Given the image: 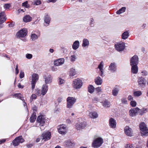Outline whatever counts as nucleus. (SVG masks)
<instances>
[{
    "instance_id": "a211bd4d",
    "label": "nucleus",
    "mask_w": 148,
    "mask_h": 148,
    "mask_svg": "<svg viewBox=\"0 0 148 148\" xmlns=\"http://www.w3.org/2000/svg\"><path fill=\"white\" fill-rule=\"evenodd\" d=\"M103 61H101L100 64H99L98 66V68L99 69L100 73V75L101 77H103L104 76L103 74Z\"/></svg>"
},
{
    "instance_id": "c03bdc74",
    "label": "nucleus",
    "mask_w": 148,
    "mask_h": 148,
    "mask_svg": "<svg viewBox=\"0 0 148 148\" xmlns=\"http://www.w3.org/2000/svg\"><path fill=\"white\" fill-rule=\"evenodd\" d=\"M122 103L124 104H127V101L125 98H122L121 99Z\"/></svg>"
},
{
    "instance_id": "473e14b6",
    "label": "nucleus",
    "mask_w": 148,
    "mask_h": 148,
    "mask_svg": "<svg viewBox=\"0 0 148 148\" xmlns=\"http://www.w3.org/2000/svg\"><path fill=\"white\" fill-rule=\"evenodd\" d=\"M64 144L67 146L70 147L74 146V143L73 141L70 140L66 141L64 142Z\"/></svg>"
},
{
    "instance_id": "6e6d98bb",
    "label": "nucleus",
    "mask_w": 148,
    "mask_h": 148,
    "mask_svg": "<svg viewBox=\"0 0 148 148\" xmlns=\"http://www.w3.org/2000/svg\"><path fill=\"white\" fill-rule=\"evenodd\" d=\"M4 16L5 17V16L4 13V12H1L0 13V17H3Z\"/></svg>"
},
{
    "instance_id": "338daca9",
    "label": "nucleus",
    "mask_w": 148,
    "mask_h": 148,
    "mask_svg": "<svg viewBox=\"0 0 148 148\" xmlns=\"http://www.w3.org/2000/svg\"><path fill=\"white\" fill-rule=\"evenodd\" d=\"M5 139H2L1 140H0V144H1L2 143H3L5 142Z\"/></svg>"
},
{
    "instance_id": "6ab92c4d",
    "label": "nucleus",
    "mask_w": 148,
    "mask_h": 148,
    "mask_svg": "<svg viewBox=\"0 0 148 148\" xmlns=\"http://www.w3.org/2000/svg\"><path fill=\"white\" fill-rule=\"evenodd\" d=\"M138 82L140 86L144 87L146 84L145 79L143 78H140L138 80Z\"/></svg>"
},
{
    "instance_id": "0e129e2a",
    "label": "nucleus",
    "mask_w": 148,
    "mask_h": 148,
    "mask_svg": "<svg viewBox=\"0 0 148 148\" xmlns=\"http://www.w3.org/2000/svg\"><path fill=\"white\" fill-rule=\"evenodd\" d=\"M37 107L36 106H34L33 108L34 112H36L37 110Z\"/></svg>"
},
{
    "instance_id": "680f3d73",
    "label": "nucleus",
    "mask_w": 148,
    "mask_h": 148,
    "mask_svg": "<svg viewBox=\"0 0 148 148\" xmlns=\"http://www.w3.org/2000/svg\"><path fill=\"white\" fill-rule=\"evenodd\" d=\"M62 97H59L58 99V105L59 103H60L62 101Z\"/></svg>"
},
{
    "instance_id": "09e8293b",
    "label": "nucleus",
    "mask_w": 148,
    "mask_h": 148,
    "mask_svg": "<svg viewBox=\"0 0 148 148\" xmlns=\"http://www.w3.org/2000/svg\"><path fill=\"white\" fill-rule=\"evenodd\" d=\"M41 3L40 1V0H37L35 2H34L33 4L34 5H38L40 4Z\"/></svg>"
},
{
    "instance_id": "9b49d317",
    "label": "nucleus",
    "mask_w": 148,
    "mask_h": 148,
    "mask_svg": "<svg viewBox=\"0 0 148 148\" xmlns=\"http://www.w3.org/2000/svg\"><path fill=\"white\" fill-rule=\"evenodd\" d=\"M138 58L137 56L134 55L132 57L130 60V64L131 66L137 65L138 64Z\"/></svg>"
},
{
    "instance_id": "a19ab883",
    "label": "nucleus",
    "mask_w": 148,
    "mask_h": 148,
    "mask_svg": "<svg viewBox=\"0 0 148 148\" xmlns=\"http://www.w3.org/2000/svg\"><path fill=\"white\" fill-rule=\"evenodd\" d=\"M6 18L5 16L3 17L0 18V25L2 24L3 23L5 22L6 21Z\"/></svg>"
},
{
    "instance_id": "20e7f679",
    "label": "nucleus",
    "mask_w": 148,
    "mask_h": 148,
    "mask_svg": "<svg viewBox=\"0 0 148 148\" xmlns=\"http://www.w3.org/2000/svg\"><path fill=\"white\" fill-rule=\"evenodd\" d=\"M103 142V139L101 138H98L95 140L92 143V146L94 148H98L100 147Z\"/></svg>"
},
{
    "instance_id": "ea45409f",
    "label": "nucleus",
    "mask_w": 148,
    "mask_h": 148,
    "mask_svg": "<svg viewBox=\"0 0 148 148\" xmlns=\"http://www.w3.org/2000/svg\"><path fill=\"white\" fill-rule=\"evenodd\" d=\"M116 70V64L114 63H112V72H114Z\"/></svg>"
},
{
    "instance_id": "e433bc0d",
    "label": "nucleus",
    "mask_w": 148,
    "mask_h": 148,
    "mask_svg": "<svg viewBox=\"0 0 148 148\" xmlns=\"http://www.w3.org/2000/svg\"><path fill=\"white\" fill-rule=\"evenodd\" d=\"M94 88L92 85H90L88 88V91L90 93H92L94 90Z\"/></svg>"
},
{
    "instance_id": "9d476101",
    "label": "nucleus",
    "mask_w": 148,
    "mask_h": 148,
    "mask_svg": "<svg viewBox=\"0 0 148 148\" xmlns=\"http://www.w3.org/2000/svg\"><path fill=\"white\" fill-rule=\"evenodd\" d=\"M90 109L87 110L86 112V114L90 118L93 119H95L98 117V115L95 111H92L90 112Z\"/></svg>"
},
{
    "instance_id": "cd10ccee",
    "label": "nucleus",
    "mask_w": 148,
    "mask_h": 148,
    "mask_svg": "<svg viewBox=\"0 0 148 148\" xmlns=\"http://www.w3.org/2000/svg\"><path fill=\"white\" fill-rule=\"evenodd\" d=\"M89 44L88 40L86 38H84L83 40L82 46L84 47H88Z\"/></svg>"
},
{
    "instance_id": "c9c22d12",
    "label": "nucleus",
    "mask_w": 148,
    "mask_h": 148,
    "mask_svg": "<svg viewBox=\"0 0 148 148\" xmlns=\"http://www.w3.org/2000/svg\"><path fill=\"white\" fill-rule=\"evenodd\" d=\"M116 121L112 118V128L115 129L116 128Z\"/></svg>"
},
{
    "instance_id": "a878e982",
    "label": "nucleus",
    "mask_w": 148,
    "mask_h": 148,
    "mask_svg": "<svg viewBox=\"0 0 148 148\" xmlns=\"http://www.w3.org/2000/svg\"><path fill=\"white\" fill-rule=\"evenodd\" d=\"M143 133L142 132V130H140L141 134L142 136H146L148 135V128L147 127L145 128H144L143 130Z\"/></svg>"
},
{
    "instance_id": "5701e85b",
    "label": "nucleus",
    "mask_w": 148,
    "mask_h": 148,
    "mask_svg": "<svg viewBox=\"0 0 148 148\" xmlns=\"http://www.w3.org/2000/svg\"><path fill=\"white\" fill-rule=\"evenodd\" d=\"M101 102L102 103L103 106L105 108H108L110 106V102L107 100H105Z\"/></svg>"
},
{
    "instance_id": "4d7b16f0",
    "label": "nucleus",
    "mask_w": 148,
    "mask_h": 148,
    "mask_svg": "<svg viewBox=\"0 0 148 148\" xmlns=\"http://www.w3.org/2000/svg\"><path fill=\"white\" fill-rule=\"evenodd\" d=\"M95 90L98 92H99L101 91V87H98L96 88Z\"/></svg>"
},
{
    "instance_id": "f03ea898",
    "label": "nucleus",
    "mask_w": 148,
    "mask_h": 148,
    "mask_svg": "<svg viewBox=\"0 0 148 148\" xmlns=\"http://www.w3.org/2000/svg\"><path fill=\"white\" fill-rule=\"evenodd\" d=\"M67 106L66 107L68 108H71L75 102L76 99L75 98L72 97H69L66 99Z\"/></svg>"
},
{
    "instance_id": "3c124183",
    "label": "nucleus",
    "mask_w": 148,
    "mask_h": 148,
    "mask_svg": "<svg viewBox=\"0 0 148 148\" xmlns=\"http://www.w3.org/2000/svg\"><path fill=\"white\" fill-rule=\"evenodd\" d=\"M24 73L22 71H21L20 73L19 76L21 78H22L24 77Z\"/></svg>"
},
{
    "instance_id": "423d86ee",
    "label": "nucleus",
    "mask_w": 148,
    "mask_h": 148,
    "mask_svg": "<svg viewBox=\"0 0 148 148\" xmlns=\"http://www.w3.org/2000/svg\"><path fill=\"white\" fill-rule=\"evenodd\" d=\"M24 141V139L23 138L22 136H20L16 138L13 140L12 143L14 146H18L20 143H22Z\"/></svg>"
},
{
    "instance_id": "de8ad7c7",
    "label": "nucleus",
    "mask_w": 148,
    "mask_h": 148,
    "mask_svg": "<svg viewBox=\"0 0 148 148\" xmlns=\"http://www.w3.org/2000/svg\"><path fill=\"white\" fill-rule=\"evenodd\" d=\"M94 20L92 18H91L90 19V25L91 27H93L94 25Z\"/></svg>"
},
{
    "instance_id": "f8f14e48",
    "label": "nucleus",
    "mask_w": 148,
    "mask_h": 148,
    "mask_svg": "<svg viewBox=\"0 0 148 148\" xmlns=\"http://www.w3.org/2000/svg\"><path fill=\"white\" fill-rule=\"evenodd\" d=\"M45 116L42 115H40L37 117V121L39 123L40 126H42L45 123Z\"/></svg>"
},
{
    "instance_id": "5fc2aeb1",
    "label": "nucleus",
    "mask_w": 148,
    "mask_h": 148,
    "mask_svg": "<svg viewBox=\"0 0 148 148\" xmlns=\"http://www.w3.org/2000/svg\"><path fill=\"white\" fill-rule=\"evenodd\" d=\"M134 147L132 145L127 144L126 148H134Z\"/></svg>"
},
{
    "instance_id": "2eb2a0df",
    "label": "nucleus",
    "mask_w": 148,
    "mask_h": 148,
    "mask_svg": "<svg viewBox=\"0 0 148 148\" xmlns=\"http://www.w3.org/2000/svg\"><path fill=\"white\" fill-rule=\"evenodd\" d=\"M124 131L126 134L128 136H132L133 135L132 129L129 126H126L124 129Z\"/></svg>"
},
{
    "instance_id": "4be33fe9",
    "label": "nucleus",
    "mask_w": 148,
    "mask_h": 148,
    "mask_svg": "<svg viewBox=\"0 0 148 148\" xmlns=\"http://www.w3.org/2000/svg\"><path fill=\"white\" fill-rule=\"evenodd\" d=\"M32 20V17L28 15H26L23 18V21L26 23L30 22Z\"/></svg>"
},
{
    "instance_id": "4c0bfd02",
    "label": "nucleus",
    "mask_w": 148,
    "mask_h": 148,
    "mask_svg": "<svg viewBox=\"0 0 148 148\" xmlns=\"http://www.w3.org/2000/svg\"><path fill=\"white\" fill-rule=\"evenodd\" d=\"M31 37L32 41H34L38 38V36L35 34H31Z\"/></svg>"
},
{
    "instance_id": "bb28decb",
    "label": "nucleus",
    "mask_w": 148,
    "mask_h": 148,
    "mask_svg": "<svg viewBox=\"0 0 148 148\" xmlns=\"http://www.w3.org/2000/svg\"><path fill=\"white\" fill-rule=\"evenodd\" d=\"M95 82L96 84L100 85L102 84L103 80L100 77L98 76L95 79Z\"/></svg>"
},
{
    "instance_id": "69168bd1",
    "label": "nucleus",
    "mask_w": 148,
    "mask_h": 148,
    "mask_svg": "<svg viewBox=\"0 0 148 148\" xmlns=\"http://www.w3.org/2000/svg\"><path fill=\"white\" fill-rule=\"evenodd\" d=\"M41 91L40 90H36V94L38 95H40L41 94Z\"/></svg>"
},
{
    "instance_id": "37998d69",
    "label": "nucleus",
    "mask_w": 148,
    "mask_h": 148,
    "mask_svg": "<svg viewBox=\"0 0 148 148\" xmlns=\"http://www.w3.org/2000/svg\"><path fill=\"white\" fill-rule=\"evenodd\" d=\"M76 58L77 57L75 55L71 56L70 57V59L71 62H73L75 61Z\"/></svg>"
},
{
    "instance_id": "774afa93",
    "label": "nucleus",
    "mask_w": 148,
    "mask_h": 148,
    "mask_svg": "<svg viewBox=\"0 0 148 148\" xmlns=\"http://www.w3.org/2000/svg\"><path fill=\"white\" fill-rule=\"evenodd\" d=\"M18 86L19 88H22L23 87V86H21L20 84V83L18 84Z\"/></svg>"
},
{
    "instance_id": "f3484780",
    "label": "nucleus",
    "mask_w": 148,
    "mask_h": 148,
    "mask_svg": "<svg viewBox=\"0 0 148 148\" xmlns=\"http://www.w3.org/2000/svg\"><path fill=\"white\" fill-rule=\"evenodd\" d=\"M44 78L45 79V82L46 84H49L51 82L52 77L50 75H45L44 76Z\"/></svg>"
},
{
    "instance_id": "7ed1b4c3",
    "label": "nucleus",
    "mask_w": 148,
    "mask_h": 148,
    "mask_svg": "<svg viewBox=\"0 0 148 148\" xmlns=\"http://www.w3.org/2000/svg\"><path fill=\"white\" fill-rule=\"evenodd\" d=\"M39 79V75L36 73H33L32 75L31 85L32 88V90L35 88L36 82Z\"/></svg>"
},
{
    "instance_id": "b1692460",
    "label": "nucleus",
    "mask_w": 148,
    "mask_h": 148,
    "mask_svg": "<svg viewBox=\"0 0 148 148\" xmlns=\"http://www.w3.org/2000/svg\"><path fill=\"white\" fill-rule=\"evenodd\" d=\"M45 23H44L45 26H47L50 21V19L49 17L47 15L45 16L44 18Z\"/></svg>"
},
{
    "instance_id": "0eeeda50",
    "label": "nucleus",
    "mask_w": 148,
    "mask_h": 148,
    "mask_svg": "<svg viewBox=\"0 0 148 148\" xmlns=\"http://www.w3.org/2000/svg\"><path fill=\"white\" fill-rule=\"evenodd\" d=\"M58 132L62 134H65L67 132V127L64 125L58 126Z\"/></svg>"
},
{
    "instance_id": "79ce46f5",
    "label": "nucleus",
    "mask_w": 148,
    "mask_h": 148,
    "mask_svg": "<svg viewBox=\"0 0 148 148\" xmlns=\"http://www.w3.org/2000/svg\"><path fill=\"white\" fill-rule=\"evenodd\" d=\"M131 106L133 107H135L137 105L136 102L135 101H132L130 102Z\"/></svg>"
},
{
    "instance_id": "1a4fd4ad",
    "label": "nucleus",
    "mask_w": 148,
    "mask_h": 148,
    "mask_svg": "<svg viewBox=\"0 0 148 148\" xmlns=\"http://www.w3.org/2000/svg\"><path fill=\"white\" fill-rule=\"evenodd\" d=\"M140 109L138 107L130 109L129 111V115L131 117H134L139 112Z\"/></svg>"
},
{
    "instance_id": "e2e57ef3",
    "label": "nucleus",
    "mask_w": 148,
    "mask_h": 148,
    "mask_svg": "<svg viewBox=\"0 0 148 148\" xmlns=\"http://www.w3.org/2000/svg\"><path fill=\"white\" fill-rule=\"evenodd\" d=\"M128 99L129 100H131L133 99V97L131 95H129L128 96Z\"/></svg>"
},
{
    "instance_id": "8fccbe9b",
    "label": "nucleus",
    "mask_w": 148,
    "mask_h": 148,
    "mask_svg": "<svg viewBox=\"0 0 148 148\" xmlns=\"http://www.w3.org/2000/svg\"><path fill=\"white\" fill-rule=\"evenodd\" d=\"M13 96L14 97H17L18 98L21 99V96L20 94H14Z\"/></svg>"
},
{
    "instance_id": "052dcab7",
    "label": "nucleus",
    "mask_w": 148,
    "mask_h": 148,
    "mask_svg": "<svg viewBox=\"0 0 148 148\" xmlns=\"http://www.w3.org/2000/svg\"><path fill=\"white\" fill-rule=\"evenodd\" d=\"M142 75L144 76H145L147 75L148 73L146 71H143L142 72Z\"/></svg>"
},
{
    "instance_id": "4468645a",
    "label": "nucleus",
    "mask_w": 148,
    "mask_h": 148,
    "mask_svg": "<svg viewBox=\"0 0 148 148\" xmlns=\"http://www.w3.org/2000/svg\"><path fill=\"white\" fill-rule=\"evenodd\" d=\"M42 136V139L45 140H47L51 138V133L49 132L43 133Z\"/></svg>"
},
{
    "instance_id": "72a5a7b5",
    "label": "nucleus",
    "mask_w": 148,
    "mask_h": 148,
    "mask_svg": "<svg viewBox=\"0 0 148 148\" xmlns=\"http://www.w3.org/2000/svg\"><path fill=\"white\" fill-rule=\"evenodd\" d=\"M140 130H142V132L143 133V129L147 127L145 124L144 123H141L140 124Z\"/></svg>"
},
{
    "instance_id": "864d4df0",
    "label": "nucleus",
    "mask_w": 148,
    "mask_h": 148,
    "mask_svg": "<svg viewBox=\"0 0 148 148\" xmlns=\"http://www.w3.org/2000/svg\"><path fill=\"white\" fill-rule=\"evenodd\" d=\"M10 5L9 4L7 3L5 4L4 5V8L5 9H8L10 7Z\"/></svg>"
},
{
    "instance_id": "603ef678",
    "label": "nucleus",
    "mask_w": 148,
    "mask_h": 148,
    "mask_svg": "<svg viewBox=\"0 0 148 148\" xmlns=\"http://www.w3.org/2000/svg\"><path fill=\"white\" fill-rule=\"evenodd\" d=\"M27 1L23 3V6L26 7L27 8L29 6V5L28 4Z\"/></svg>"
},
{
    "instance_id": "49530a36",
    "label": "nucleus",
    "mask_w": 148,
    "mask_h": 148,
    "mask_svg": "<svg viewBox=\"0 0 148 148\" xmlns=\"http://www.w3.org/2000/svg\"><path fill=\"white\" fill-rule=\"evenodd\" d=\"M25 57L27 58L30 59L32 58V55L31 54L27 53L26 54Z\"/></svg>"
},
{
    "instance_id": "2f4dec72",
    "label": "nucleus",
    "mask_w": 148,
    "mask_h": 148,
    "mask_svg": "<svg viewBox=\"0 0 148 148\" xmlns=\"http://www.w3.org/2000/svg\"><path fill=\"white\" fill-rule=\"evenodd\" d=\"M36 112H33L30 118V122L33 123L35 121L36 118Z\"/></svg>"
},
{
    "instance_id": "bf43d9fd",
    "label": "nucleus",
    "mask_w": 148,
    "mask_h": 148,
    "mask_svg": "<svg viewBox=\"0 0 148 148\" xmlns=\"http://www.w3.org/2000/svg\"><path fill=\"white\" fill-rule=\"evenodd\" d=\"M37 96L35 94H33L32 95L31 97V98L33 99H36V98Z\"/></svg>"
},
{
    "instance_id": "aec40b11",
    "label": "nucleus",
    "mask_w": 148,
    "mask_h": 148,
    "mask_svg": "<svg viewBox=\"0 0 148 148\" xmlns=\"http://www.w3.org/2000/svg\"><path fill=\"white\" fill-rule=\"evenodd\" d=\"M119 91V87L117 86H116L113 88L112 90V95L114 96H116L118 94Z\"/></svg>"
},
{
    "instance_id": "7c9ffc66",
    "label": "nucleus",
    "mask_w": 148,
    "mask_h": 148,
    "mask_svg": "<svg viewBox=\"0 0 148 148\" xmlns=\"http://www.w3.org/2000/svg\"><path fill=\"white\" fill-rule=\"evenodd\" d=\"M76 74V71L75 69L74 68H71L69 72V76H73L75 75Z\"/></svg>"
},
{
    "instance_id": "ddd939ff",
    "label": "nucleus",
    "mask_w": 148,
    "mask_h": 148,
    "mask_svg": "<svg viewBox=\"0 0 148 148\" xmlns=\"http://www.w3.org/2000/svg\"><path fill=\"white\" fill-rule=\"evenodd\" d=\"M75 128L77 130L84 129L86 126L84 122H77L75 125Z\"/></svg>"
},
{
    "instance_id": "f257e3e1",
    "label": "nucleus",
    "mask_w": 148,
    "mask_h": 148,
    "mask_svg": "<svg viewBox=\"0 0 148 148\" xmlns=\"http://www.w3.org/2000/svg\"><path fill=\"white\" fill-rule=\"evenodd\" d=\"M82 85V82L79 78H77L74 80L72 84L73 88L76 89L80 88Z\"/></svg>"
},
{
    "instance_id": "c85d7f7f",
    "label": "nucleus",
    "mask_w": 148,
    "mask_h": 148,
    "mask_svg": "<svg viewBox=\"0 0 148 148\" xmlns=\"http://www.w3.org/2000/svg\"><path fill=\"white\" fill-rule=\"evenodd\" d=\"M131 66H132L131 69L132 72L134 74L137 73L138 71L137 65H133Z\"/></svg>"
},
{
    "instance_id": "39448f33",
    "label": "nucleus",
    "mask_w": 148,
    "mask_h": 148,
    "mask_svg": "<svg viewBox=\"0 0 148 148\" xmlns=\"http://www.w3.org/2000/svg\"><path fill=\"white\" fill-rule=\"evenodd\" d=\"M125 47V43L122 42L117 43L115 45V47L116 50L119 51H123Z\"/></svg>"
},
{
    "instance_id": "13d9d810",
    "label": "nucleus",
    "mask_w": 148,
    "mask_h": 148,
    "mask_svg": "<svg viewBox=\"0 0 148 148\" xmlns=\"http://www.w3.org/2000/svg\"><path fill=\"white\" fill-rule=\"evenodd\" d=\"M16 70V75H17L19 73V70L18 69V66L17 65H16V67L15 68Z\"/></svg>"
},
{
    "instance_id": "6e6552de",
    "label": "nucleus",
    "mask_w": 148,
    "mask_h": 148,
    "mask_svg": "<svg viewBox=\"0 0 148 148\" xmlns=\"http://www.w3.org/2000/svg\"><path fill=\"white\" fill-rule=\"evenodd\" d=\"M27 30L25 28H23L20 30L16 34V36L19 38L24 37L27 34Z\"/></svg>"
},
{
    "instance_id": "58836bf2",
    "label": "nucleus",
    "mask_w": 148,
    "mask_h": 148,
    "mask_svg": "<svg viewBox=\"0 0 148 148\" xmlns=\"http://www.w3.org/2000/svg\"><path fill=\"white\" fill-rule=\"evenodd\" d=\"M142 94V92L140 91H136L134 92V95L136 97H139Z\"/></svg>"
},
{
    "instance_id": "393cba45",
    "label": "nucleus",
    "mask_w": 148,
    "mask_h": 148,
    "mask_svg": "<svg viewBox=\"0 0 148 148\" xmlns=\"http://www.w3.org/2000/svg\"><path fill=\"white\" fill-rule=\"evenodd\" d=\"M79 45V42L78 40L74 42L73 45L72 47L73 49L76 50L78 49Z\"/></svg>"
},
{
    "instance_id": "f704fd0d",
    "label": "nucleus",
    "mask_w": 148,
    "mask_h": 148,
    "mask_svg": "<svg viewBox=\"0 0 148 148\" xmlns=\"http://www.w3.org/2000/svg\"><path fill=\"white\" fill-rule=\"evenodd\" d=\"M126 9V8L125 7H123L117 11L116 13L117 14H120L122 13L125 11Z\"/></svg>"
},
{
    "instance_id": "412c9836",
    "label": "nucleus",
    "mask_w": 148,
    "mask_h": 148,
    "mask_svg": "<svg viewBox=\"0 0 148 148\" xmlns=\"http://www.w3.org/2000/svg\"><path fill=\"white\" fill-rule=\"evenodd\" d=\"M48 86L46 84H44L42 87L41 94L42 95H45L48 90Z\"/></svg>"
},
{
    "instance_id": "dca6fc26",
    "label": "nucleus",
    "mask_w": 148,
    "mask_h": 148,
    "mask_svg": "<svg viewBox=\"0 0 148 148\" xmlns=\"http://www.w3.org/2000/svg\"><path fill=\"white\" fill-rule=\"evenodd\" d=\"M64 61L65 60L64 58H60L54 61V64L56 66H60L64 63Z\"/></svg>"
},
{
    "instance_id": "a18cd8bd",
    "label": "nucleus",
    "mask_w": 148,
    "mask_h": 148,
    "mask_svg": "<svg viewBox=\"0 0 148 148\" xmlns=\"http://www.w3.org/2000/svg\"><path fill=\"white\" fill-rule=\"evenodd\" d=\"M59 82V84H62L64 83L65 82V81L64 79L61 78H59L58 79Z\"/></svg>"
},
{
    "instance_id": "c756f323",
    "label": "nucleus",
    "mask_w": 148,
    "mask_h": 148,
    "mask_svg": "<svg viewBox=\"0 0 148 148\" xmlns=\"http://www.w3.org/2000/svg\"><path fill=\"white\" fill-rule=\"evenodd\" d=\"M129 36V33L128 31L124 32L122 35V38L123 39H126Z\"/></svg>"
}]
</instances>
